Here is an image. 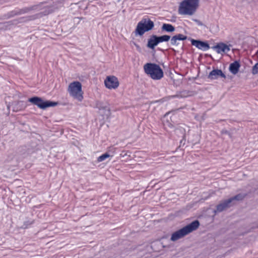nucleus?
<instances>
[{"instance_id": "18", "label": "nucleus", "mask_w": 258, "mask_h": 258, "mask_svg": "<svg viewBox=\"0 0 258 258\" xmlns=\"http://www.w3.org/2000/svg\"><path fill=\"white\" fill-rule=\"evenodd\" d=\"M157 38L159 43L163 42H168L170 39V36L168 35H163L161 36H157Z\"/></svg>"}, {"instance_id": "17", "label": "nucleus", "mask_w": 258, "mask_h": 258, "mask_svg": "<svg viewBox=\"0 0 258 258\" xmlns=\"http://www.w3.org/2000/svg\"><path fill=\"white\" fill-rule=\"evenodd\" d=\"M191 92L186 90H183L177 93L175 95L173 96V98H185L191 95Z\"/></svg>"}, {"instance_id": "5", "label": "nucleus", "mask_w": 258, "mask_h": 258, "mask_svg": "<svg viewBox=\"0 0 258 258\" xmlns=\"http://www.w3.org/2000/svg\"><path fill=\"white\" fill-rule=\"evenodd\" d=\"M68 92L70 96L79 101L83 99V92L82 90V84L80 82L75 81L70 84L68 87Z\"/></svg>"}, {"instance_id": "1", "label": "nucleus", "mask_w": 258, "mask_h": 258, "mask_svg": "<svg viewBox=\"0 0 258 258\" xmlns=\"http://www.w3.org/2000/svg\"><path fill=\"white\" fill-rule=\"evenodd\" d=\"M199 0H184L178 8V13L180 15H192L199 6Z\"/></svg>"}, {"instance_id": "8", "label": "nucleus", "mask_w": 258, "mask_h": 258, "mask_svg": "<svg viewBox=\"0 0 258 258\" xmlns=\"http://www.w3.org/2000/svg\"><path fill=\"white\" fill-rule=\"evenodd\" d=\"M105 87L109 89H115L119 86L117 78L113 76H108L104 81Z\"/></svg>"}, {"instance_id": "11", "label": "nucleus", "mask_w": 258, "mask_h": 258, "mask_svg": "<svg viewBox=\"0 0 258 258\" xmlns=\"http://www.w3.org/2000/svg\"><path fill=\"white\" fill-rule=\"evenodd\" d=\"M231 206L230 200H228V199L224 200L216 206V209L214 210V212L215 213H220Z\"/></svg>"}, {"instance_id": "16", "label": "nucleus", "mask_w": 258, "mask_h": 258, "mask_svg": "<svg viewBox=\"0 0 258 258\" xmlns=\"http://www.w3.org/2000/svg\"><path fill=\"white\" fill-rule=\"evenodd\" d=\"M175 29V27L170 24L164 23L161 27L162 31L168 33L174 32Z\"/></svg>"}, {"instance_id": "6", "label": "nucleus", "mask_w": 258, "mask_h": 258, "mask_svg": "<svg viewBox=\"0 0 258 258\" xmlns=\"http://www.w3.org/2000/svg\"><path fill=\"white\" fill-rule=\"evenodd\" d=\"M28 101L42 109H45L49 107L56 106L58 104L56 102L44 101L41 98L37 96L29 98Z\"/></svg>"}, {"instance_id": "22", "label": "nucleus", "mask_w": 258, "mask_h": 258, "mask_svg": "<svg viewBox=\"0 0 258 258\" xmlns=\"http://www.w3.org/2000/svg\"><path fill=\"white\" fill-rule=\"evenodd\" d=\"M33 223V222L32 221V222H30L29 221H25L24 222V224L23 225V227L24 228H28L30 225H31V224H32Z\"/></svg>"}, {"instance_id": "21", "label": "nucleus", "mask_w": 258, "mask_h": 258, "mask_svg": "<svg viewBox=\"0 0 258 258\" xmlns=\"http://www.w3.org/2000/svg\"><path fill=\"white\" fill-rule=\"evenodd\" d=\"M252 73L253 75L258 74V62L255 63V65L253 66L252 69Z\"/></svg>"}, {"instance_id": "23", "label": "nucleus", "mask_w": 258, "mask_h": 258, "mask_svg": "<svg viewBox=\"0 0 258 258\" xmlns=\"http://www.w3.org/2000/svg\"><path fill=\"white\" fill-rule=\"evenodd\" d=\"M96 106H97V107L99 109H100V110H101V109H104V107H102V106H101V105H100V103H97V104H96Z\"/></svg>"}, {"instance_id": "9", "label": "nucleus", "mask_w": 258, "mask_h": 258, "mask_svg": "<svg viewBox=\"0 0 258 258\" xmlns=\"http://www.w3.org/2000/svg\"><path fill=\"white\" fill-rule=\"evenodd\" d=\"M191 43L192 45L195 46L196 47L203 51H207L210 48L209 44L206 42L191 39Z\"/></svg>"}, {"instance_id": "24", "label": "nucleus", "mask_w": 258, "mask_h": 258, "mask_svg": "<svg viewBox=\"0 0 258 258\" xmlns=\"http://www.w3.org/2000/svg\"><path fill=\"white\" fill-rule=\"evenodd\" d=\"M196 21L197 22L199 25H202V23L200 21L196 20Z\"/></svg>"}, {"instance_id": "7", "label": "nucleus", "mask_w": 258, "mask_h": 258, "mask_svg": "<svg viewBox=\"0 0 258 258\" xmlns=\"http://www.w3.org/2000/svg\"><path fill=\"white\" fill-rule=\"evenodd\" d=\"M43 3H40L39 5H34L30 7L24 8L21 9H16L14 11L10 12L9 14V17H12L17 15H20L22 14H26L32 10H40L41 8V6Z\"/></svg>"}, {"instance_id": "3", "label": "nucleus", "mask_w": 258, "mask_h": 258, "mask_svg": "<svg viewBox=\"0 0 258 258\" xmlns=\"http://www.w3.org/2000/svg\"><path fill=\"white\" fill-rule=\"evenodd\" d=\"M146 74L153 80H158L163 77V72L158 64L153 63H147L144 66Z\"/></svg>"}, {"instance_id": "4", "label": "nucleus", "mask_w": 258, "mask_h": 258, "mask_svg": "<svg viewBox=\"0 0 258 258\" xmlns=\"http://www.w3.org/2000/svg\"><path fill=\"white\" fill-rule=\"evenodd\" d=\"M154 22L149 18H143L137 24L135 30L136 35L142 36L146 32L153 29Z\"/></svg>"}, {"instance_id": "10", "label": "nucleus", "mask_w": 258, "mask_h": 258, "mask_svg": "<svg viewBox=\"0 0 258 258\" xmlns=\"http://www.w3.org/2000/svg\"><path fill=\"white\" fill-rule=\"evenodd\" d=\"M212 48L218 53H226L230 50L229 46L224 43H218L216 45L213 46Z\"/></svg>"}, {"instance_id": "13", "label": "nucleus", "mask_w": 258, "mask_h": 258, "mask_svg": "<svg viewBox=\"0 0 258 258\" xmlns=\"http://www.w3.org/2000/svg\"><path fill=\"white\" fill-rule=\"evenodd\" d=\"M219 77L225 79L226 76L221 70L216 69L212 71L208 75V78L211 80L217 79Z\"/></svg>"}, {"instance_id": "15", "label": "nucleus", "mask_w": 258, "mask_h": 258, "mask_svg": "<svg viewBox=\"0 0 258 258\" xmlns=\"http://www.w3.org/2000/svg\"><path fill=\"white\" fill-rule=\"evenodd\" d=\"M240 64L238 61H235L231 63L229 66V71L233 75L236 74L239 70Z\"/></svg>"}, {"instance_id": "2", "label": "nucleus", "mask_w": 258, "mask_h": 258, "mask_svg": "<svg viewBox=\"0 0 258 258\" xmlns=\"http://www.w3.org/2000/svg\"><path fill=\"white\" fill-rule=\"evenodd\" d=\"M200 226L198 220H195L182 228L174 232L171 237V240L175 241L197 229Z\"/></svg>"}, {"instance_id": "19", "label": "nucleus", "mask_w": 258, "mask_h": 258, "mask_svg": "<svg viewBox=\"0 0 258 258\" xmlns=\"http://www.w3.org/2000/svg\"><path fill=\"white\" fill-rule=\"evenodd\" d=\"M244 198V196L242 194H238L232 198L228 199V200H230V204L234 201H240L242 200Z\"/></svg>"}, {"instance_id": "14", "label": "nucleus", "mask_w": 258, "mask_h": 258, "mask_svg": "<svg viewBox=\"0 0 258 258\" xmlns=\"http://www.w3.org/2000/svg\"><path fill=\"white\" fill-rule=\"evenodd\" d=\"M159 43V42L157 38V35H152L148 39L147 46L151 49H154L155 46H156Z\"/></svg>"}, {"instance_id": "12", "label": "nucleus", "mask_w": 258, "mask_h": 258, "mask_svg": "<svg viewBox=\"0 0 258 258\" xmlns=\"http://www.w3.org/2000/svg\"><path fill=\"white\" fill-rule=\"evenodd\" d=\"M187 37L182 34H177L170 38V44L172 46H178V41L185 40Z\"/></svg>"}, {"instance_id": "20", "label": "nucleus", "mask_w": 258, "mask_h": 258, "mask_svg": "<svg viewBox=\"0 0 258 258\" xmlns=\"http://www.w3.org/2000/svg\"><path fill=\"white\" fill-rule=\"evenodd\" d=\"M109 157L110 155L108 153H105L97 158V161L98 162H102L106 160L107 158H109Z\"/></svg>"}]
</instances>
